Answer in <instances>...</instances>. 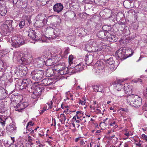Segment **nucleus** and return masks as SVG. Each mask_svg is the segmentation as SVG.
<instances>
[{
    "instance_id": "obj_1",
    "label": "nucleus",
    "mask_w": 147,
    "mask_h": 147,
    "mask_svg": "<svg viewBox=\"0 0 147 147\" xmlns=\"http://www.w3.org/2000/svg\"><path fill=\"white\" fill-rule=\"evenodd\" d=\"M41 32L37 29L28 32V36L30 39L32 40L39 39L41 42H45L46 41V32L45 28L43 27L40 30Z\"/></svg>"
},
{
    "instance_id": "obj_2",
    "label": "nucleus",
    "mask_w": 147,
    "mask_h": 147,
    "mask_svg": "<svg viewBox=\"0 0 147 147\" xmlns=\"http://www.w3.org/2000/svg\"><path fill=\"white\" fill-rule=\"evenodd\" d=\"M127 102L136 108L138 107L142 103V99L137 95H129L127 97Z\"/></svg>"
},
{
    "instance_id": "obj_3",
    "label": "nucleus",
    "mask_w": 147,
    "mask_h": 147,
    "mask_svg": "<svg viewBox=\"0 0 147 147\" xmlns=\"http://www.w3.org/2000/svg\"><path fill=\"white\" fill-rule=\"evenodd\" d=\"M131 51L130 55H128V54L126 53V50L124 48H121L117 51L115 53V55L117 59H119L122 61L123 60L125 59L127 57L131 56L134 53V51L131 49H130Z\"/></svg>"
},
{
    "instance_id": "obj_4",
    "label": "nucleus",
    "mask_w": 147,
    "mask_h": 147,
    "mask_svg": "<svg viewBox=\"0 0 147 147\" xmlns=\"http://www.w3.org/2000/svg\"><path fill=\"white\" fill-rule=\"evenodd\" d=\"M11 40V45L15 48H18L24 44L25 42L22 37L20 35H17L12 37Z\"/></svg>"
},
{
    "instance_id": "obj_5",
    "label": "nucleus",
    "mask_w": 147,
    "mask_h": 147,
    "mask_svg": "<svg viewBox=\"0 0 147 147\" xmlns=\"http://www.w3.org/2000/svg\"><path fill=\"white\" fill-rule=\"evenodd\" d=\"M32 90V94L31 95V97L33 98H37L41 94V92L44 91L45 88L43 87H40L39 86L33 85L31 87Z\"/></svg>"
},
{
    "instance_id": "obj_6",
    "label": "nucleus",
    "mask_w": 147,
    "mask_h": 147,
    "mask_svg": "<svg viewBox=\"0 0 147 147\" xmlns=\"http://www.w3.org/2000/svg\"><path fill=\"white\" fill-rule=\"evenodd\" d=\"M39 20H37L34 23V26L36 27H41L45 24V15L41 14L38 16Z\"/></svg>"
},
{
    "instance_id": "obj_7",
    "label": "nucleus",
    "mask_w": 147,
    "mask_h": 147,
    "mask_svg": "<svg viewBox=\"0 0 147 147\" xmlns=\"http://www.w3.org/2000/svg\"><path fill=\"white\" fill-rule=\"evenodd\" d=\"M43 74L44 72L42 70H34L32 71L31 74L32 79L35 80L41 79L42 78Z\"/></svg>"
},
{
    "instance_id": "obj_8",
    "label": "nucleus",
    "mask_w": 147,
    "mask_h": 147,
    "mask_svg": "<svg viewBox=\"0 0 147 147\" xmlns=\"http://www.w3.org/2000/svg\"><path fill=\"white\" fill-rule=\"evenodd\" d=\"M106 62L107 65L108 67L106 70H108L109 72H108L110 73L112 71L115 69V61L113 60V57H111L107 60Z\"/></svg>"
},
{
    "instance_id": "obj_9",
    "label": "nucleus",
    "mask_w": 147,
    "mask_h": 147,
    "mask_svg": "<svg viewBox=\"0 0 147 147\" xmlns=\"http://www.w3.org/2000/svg\"><path fill=\"white\" fill-rule=\"evenodd\" d=\"M65 66L64 64L63 63L61 64H57L55 65L54 67V69L57 71H59V73L61 75L66 74L67 71L65 70Z\"/></svg>"
},
{
    "instance_id": "obj_10",
    "label": "nucleus",
    "mask_w": 147,
    "mask_h": 147,
    "mask_svg": "<svg viewBox=\"0 0 147 147\" xmlns=\"http://www.w3.org/2000/svg\"><path fill=\"white\" fill-rule=\"evenodd\" d=\"M28 105V103L25 102L19 103L16 106L15 110L19 112H22L27 107Z\"/></svg>"
},
{
    "instance_id": "obj_11",
    "label": "nucleus",
    "mask_w": 147,
    "mask_h": 147,
    "mask_svg": "<svg viewBox=\"0 0 147 147\" xmlns=\"http://www.w3.org/2000/svg\"><path fill=\"white\" fill-rule=\"evenodd\" d=\"M93 55L90 53L86 54L84 59L86 64L88 65H89L92 62L93 60Z\"/></svg>"
},
{
    "instance_id": "obj_12",
    "label": "nucleus",
    "mask_w": 147,
    "mask_h": 147,
    "mask_svg": "<svg viewBox=\"0 0 147 147\" xmlns=\"http://www.w3.org/2000/svg\"><path fill=\"white\" fill-rule=\"evenodd\" d=\"M63 8V5L61 3L55 4L53 6L54 11L57 13H59L62 11Z\"/></svg>"
},
{
    "instance_id": "obj_13",
    "label": "nucleus",
    "mask_w": 147,
    "mask_h": 147,
    "mask_svg": "<svg viewBox=\"0 0 147 147\" xmlns=\"http://www.w3.org/2000/svg\"><path fill=\"white\" fill-rule=\"evenodd\" d=\"M14 57L17 58V60L20 62L22 63L26 61V59L23 57V55L18 52H15L13 55Z\"/></svg>"
},
{
    "instance_id": "obj_14",
    "label": "nucleus",
    "mask_w": 147,
    "mask_h": 147,
    "mask_svg": "<svg viewBox=\"0 0 147 147\" xmlns=\"http://www.w3.org/2000/svg\"><path fill=\"white\" fill-rule=\"evenodd\" d=\"M30 81L29 79H24L22 81L21 84L20 85L19 88L21 89H23L26 88L28 86Z\"/></svg>"
},
{
    "instance_id": "obj_15",
    "label": "nucleus",
    "mask_w": 147,
    "mask_h": 147,
    "mask_svg": "<svg viewBox=\"0 0 147 147\" xmlns=\"http://www.w3.org/2000/svg\"><path fill=\"white\" fill-rule=\"evenodd\" d=\"M133 0H126L123 2V5L126 8L129 9L134 6Z\"/></svg>"
},
{
    "instance_id": "obj_16",
    "label": "nucleus",
    "mask_w": 147,
    "mask_h": 147,
    "mask_svg": "<svg viewBox=\"0 0 147 147\" xmlns=\"http://www.w3.org/2000/svg\"><path fill=\"white\" fill-rule=\"evenodd\" d=\"M108 33L109 32H105L103 30H100L97 33V36L100 38L107 39Z\"/></svg>"
},
{
    "instance_id": "obj_17",
    "label": "nucleus",
    "mask_w": 147,
    "mask_h": 147,
    "mask_svg": "<svg viewBox=\"0 0 147 147\" xmlns=\"http://www.w3.org/2000/svg\"><path fill=\"white\" fill-rule=\"evenodd\" d=\"M107 39L110 42H113L117 40V37L115 35H111L109 32L107 33Z\"/></svg>"
},
{
    "instance_id": "obj_18",
    "label": "nucleus",
    "mask_w": 147,
    "mask_h": 147,
    "mask_svg": "<svg viewBox=\"0 0 147 147\" xmlns=\"http://www.w3.org/2000/svg\"><path fill=\"white\" fill-rule=\"evenodd\" d=\"M87 30L85 29L79 28H78V36H86L87 34Z\"/></svg>"
},
{
    "instance_id": "obj_19",
    "label": "nucleus",
    "mask_w": 147,
    "mask_h": 147,
    "mask_svg": "<svg viewBox=\"0 0 147 147\" xmlns=\"http://www.w3.org/2000/svg\"><path fill=\"white\" fill-rule=\"evenodd\" d=\"M93 89L94 91L96 92H99L101 93L104 92L103 90V87L100 85H97L93 86Z\"/></svg>"
},
{
    "instance_id": "obj_20",
    "label": "nucleus",
    "mask_w": 147,
    "mask_h": 147,
    "mask_svg": "<svg viewBox=\"0 0 147 147\" xmlns=\"http://www.w3.org/2000/svg\"><path fill=\"white\" fill-rule=\"evenodd\" d=\"M1 29L3 32L6 34L8 32H9L10 31V28L8 26L4 24V23L1 26Z\"/></svg>"
},
{
    "instance_id": "obj_21",
    "label": "nucleus",
    "mask_w": 147,
    "mask_h": 147,
    "mask_svg": "<svg viewBox=\"0 0 147 147\" xmlns=\"http://www.w3.org/2000/svg\"><path fill=\"white\" fill-rule=\"evenodd\" d=\"M16 125L12 123H10L8 126L7 130L11 133L14 132L16 130Z\"/></svg>"
},
{
    "instance_id": "obj_22",
    "label": "nucleus",
    "mask_w": 147,
    "mask_h": 147,
    "mask_svg": "<svg viewBox=\"0 0 147 147\" xmlns=\"http://www.w3.org/2000/svg\"><path fill=\"white\" fill-rule=\"evenodd\" d=\"M74 68L76 73L80 72L84 69L83 64L82 63H79L75 66Z\"/></svg>"
},
{
    "instance_id": "obj_23",
    "label": "nucleus",
    "mask_w": 147,
    "mask_h": 147,
    "mask_svg": "<svg viewBox=\"0 0 147 147\" xmlns=\"http://www.w3.org/2000/svg\"><path fill=\"white\" fill-rule=\"evenodd\" d=\"M7 118L5 116L0 115V123L3 126L5 125L6 120Z\"/></svg>"
},
{
    "instance_id": "obj_24",
    "label": "nucleus",
    "mask_w": 147,
    "mask_h": 147,
    "mask_svg": "<svg viewBox=\"0 0 147 147\" xmlns=\"http://www.w3.org/2000/svg\"><path fill=\"white\" fill-rule=\"evenodd\" d=\"M54 74L53 69L50 67L47 69V77H49L53 76Z\"/></svg>"
},
{
    "instance_id": "obj_25",
    "label": "nucleus",
    "mask_w": 147,
    "mask_h": 147,
    "mask_svg": "<svg viewBox=\"0 0 147 147\" xmlns=\"http://www.w3.org/2000/svg\"><path fill=\"white\" fill-rule=\"evenodd\" d=\"M115 88L116 90L118 91H120L121 90L123 87L122 84L118 82L117 83H115Z\"/></svg>"
},
{
    "instance_id": "obj_26",
    "label": "nucleus",
    "mask_w": 147,
    "mask_h": 147,
    "mask_svg": "<svg viewBox=\"0 0 147 147\" xmlns=\"http://www.w3.org/2000/svg\"><path fill=\"white\" fill-rule=\"evenodd\" d=\"M94 47H91L90 44H87L86 45L85 47V51H88L89 52H93Z\"/></svg>"
},
{
    "instance_id": "obj_27",
    "label": "nucleus",
    "mask_w": 147,
    "mask_h": 147,
    "mask_svg": "<svg viewBox=\"0 0 147 147\" xmlns=\"http://www.w3.org/2000/svg\"><path fill=\"white\" fill-rule=\"evenodd\" d=\"M7 12L6 7H0V15L2 16H4Z\"/></svg>"
},
{
    "instance_id": "obj_28",
    "label": "nucleus",
    "mask_w": 147,
    "mask_h": 147,
    "mask_svg": "<svg viewBox=\"0 0 147 147\" xmlns=\"http://www.w3.org/2000/svg\"><path fill=\"white\" fill-rule=\"evenodd\" d=\"M140 6L142 9L144 11H147V3L145 2L142 1L140 4Z\"/></svg>"
},
{
    "instance_id": "obj_29",
    "label": "nucleus",
    "mask_w": 147,
    "mask_h": 147,
    "mask_svg": "<svg viewBox=\"0 0 147 147\" xmlns=\"http://www.w3.org/2000/svg\"><path fill=\"white\" fill-rule=\"evenodd\" d=\"M65 69L67 71V72L66 74H71L76 73V72H75V70L74 67L72 69H69L68 67H65Z\"/></svg>"
},
{
    "instance_id": "obj_30",
    "label": "nucleus",
    "mask_w": 147,
    "mask_h": 147,
    "mask_svg": "<svg viewBox=\"0 0 147 147\" xmlns=\"http://www.w3.org/2000/svg\"><path fill=\"white\" fill-rule=\"evenodd\" d=\"M103 50L102 49V47L101 46L99 47H97L95 49H94L93 52H97V54L101 53V52H102Z\"/></svg>"
},
{
    "instance_id": "obj_31",
    "label": "nucleus",
    "mask_w": 147,
    "mask_h": 147,
    "mask_svg": "<svg viewBox=\"0 0 147 147\" xmlns=\"http://www.w3.org/2000/svg\"><path fill=\"white\" fill-rule=\"evenodd\" d=\"M47 85H50L51 84H53L54 83H53L54 79L49 77H47Z\"/></svg>"
},
{
    "instance_id": "obj_32",
    "label": "nucleus",
    "mask_w": 147,
    "mask_h": 147,
    "mask_svg": "<svg viewBox=\"0 0 147 147\" xmlns=\"http://www.w3.org/2000/svg\"><path fill=\"white\" fill-rule=\"evenodd\" d=\"M53 60L50 59L49 57L48 59L47 60V66H50L53 64L54 63L53 62Z\"/></svg>"
},
{
    "instance_id": "obj_33",
    "label": "nucleus",
    "mask_w": 147,
    "mask_h": 147,
    "mask_svg": "<svg viewBox=\"0 0 147 147\" xmlns=\"http://www.w3.org/2000/svg\"><path fill=\"white\" fill-rule=\"evenodd\" d=\"M88 121V117H84L80 119V124L81 125H84V123L86 121Z\"/></svg>"
},
{
    "instance_id": "obj_34",
    "label": "nucleus",
    "mask_w": 147,
    "mask_h": 147,
    "mask_svg": "<svg viewBox=\"0 0 147 147\" xmlns=\"http://www.w3.org/2000/svg\"><path fill=\"white\" fill-rule=\"evenodd\" d=\"M36 61H35L36 63L37 64L38 63V67H40L42 66L43 64H44V63H45V64H46V63L45 62H44L40 60L39 59H37L36 60Z\"/></svg>"
},
{
    "instance_id": "obj_35",
    "label": "nucleus",
    "mask_w": 147,
    "mask_h": 147,
    "mask_svg": "<svg viewBox=\"0 0 147 147\" xmlns=\"http://www.w3.org/2000/svg\"><path fill=\"white\" fill-rule=\"evenodd\" d=\"M13 22L12 20H6L4 24L6 25H7L10 29L11 27L12 23Z\"/></svg>"
},
{
    "instance_id": "obj_36",
    "label": "nucleus",
    "mask_w": 147,
    "mask_h": 147,
    "mask_svg": "<svg viewBox=\"0 0 147 147\" xmlns=\"http://www.w3.org/2000/svg\"><path fill=\"white\" fill-rule=\"evenodd\" d=\"M58 35L57 34L55 35V34L54 35H53L52 36H51V37H48L47 36V42H51V39L52 40H53V39L57 37L58 36Z\"/></svg>"
},
{
    "instance_id": "obj_37",
    "label": "nucleus",
    "mask_w": 147,
    "mask_h": 147,
    "mask_svg": "<svg viewBox=\"0 0 147 147\" xmlns=\"http://www.w3.org/2000/svg\"><path fill=\"white\" fill-rule=\"evenodd\" d=\"M102 29L103 31L105 32H108L111 29L110 27L106 25H105L102 27Z\"/></svg>"
},
{
    "instance_id": "obj_38",
    "label": "nucleus",
    "mask_w": 147,
    "mask_h": 147,
    "mask_svg": "<svg viewBox=\"0 0 147 147\" xmlns=\"http://www.w3.org/2000/svg\"><path fill=\"white\" fill-rule=\"evenodd\" d=\"M25 20H22L20 21L19 24V26L20 28H22L24 27L25 25Z\"/></svg>"
},
{
    "instance_id": "obj_39",
    "label": "nucleus",
    "mask_w": 147,
    "mask_h": 147,
    "mask_svg": "<svg viewBox=\"0 0 147 147\" xmlns=\"http://www.w3.org/2000/svg\"><path fill=\"white\" fill-rule=\"evenodd\" d=\"M6 1L5 0H0V7H6Z\"/></svg>"
},
{
    "instance_id": "obj_40",
    "label": "nucleus",
    "mask_w": 147,
    "mask_h": 147,
    "mask_svg": "<svg viewBox=\"0 0 147 147\" xmlns=\"http://www.w3.org/2000/svg\"><path fill=\"white\" fill-rule=\"evenodd\" d=\"M5 105L4 104H2L1 106H0V113L3 114L5 112Z\"/></svg>"
},
{
    "instance_id": "obj_41",
    "label": "nucleus",
    "mask_w": 147,
    "mask_h": 147,
    "mask_svg": "<svg viewBox=\"0 0 147 147\" xmlns=\"http://www.w3.org/2000/svg\"><path fill=\"white\" fill-rule=\"evenodd\" d=\"M60 117L61 118V119H60L61 122L63 121L64 122L66 119V116L63 113H62L61 114Z\"/></svg>"
},
{
    "instance_id": "obj_42",
    "label": "nucleus",
    "mask_w": 147,
    "mask_h": 147,
    "mask_svg": "<svg viewBox=\"0 0 147 147\" xmlns=\"http://www.w3.org/2000/svg\"><path fill=\"white\" fill-rule=\"evenodd\" d=\"M53 17H55L56 18H57V19L59 20V22H61V19L60 17L58 16H53V15L50 16H48L47 18V19H48L49 18H50L51 19Z\"/></svg>"
},
{
    "instance_id": "obj_43",
    "label": "nucleus",
    "mask_w": 147,
    "mask_h": 147,
    "mask_svg": "<svg viewBox=\"0 0 147 147\" xmlns=\"http://www.w3.org/2000/svg\"><path fill=\"white\" fill-rule=\"evenodd\" d=\"M74 56L72 55H70L69 57V64H71L73 63V60Z\"/></svg>"
},
{
    "instance_id": "obj_44",
    "label": "nucleus",
    "mask_w": 147,
    "mask_h": 147,
    "mask_svg": "<svg viewBox=\"0 0 147 147\" xmlns=\"http://www.w3.org/2000/svg\"><path fill=\"white\" fill-rule=\"evenodd\" d=\"M128 86H125L124 87L123 91L125 93H126L127 94L129 93V91L130 90L129 89Z\"/></svg>"
},
{
    "instance_id": "obj_45",
    "label": "nucleus",
    "mask_w": 147,
    "mask_h": 147,
    "mask_svg": "<svg viewBox=\"0 0 147 147\" xmlns=\"http://www.w3.org/2000/svg\"><path fill=\"white\" fill-rule=\"evenodd\" d=\"M49 106V109H52L53 107V102L52 101H51L50 102H48L47 103Z\"/></svg>"
},
{
    "instance_id": "obj_46",
    "label": "nucleus",
    "mask_w": 147,
    "mask_h": 147,
    "mask_svg": "<svg viewBox=\"0 0 147 147\" xmlns=\"http://www.w3.org/2000/svg\"><path fill=\"white\" fill-rule=\"evenodd\" d=\"M15 147H24V146L22 143L19 142L15 144Z\"/></svg>"
},
{
    "instance_id": "obj_47",
    "label": "nucleus",
    "mask_w": 147,
    "mask_h": 147,
    "mask_svg": "<svg viewBox=\"0 0 147 147\" xmlns=\"http://www.w3.org/2000/svg\"><path fill=\"white\" fill-rule=\"evenodd\" d=\"M47 7H49L50 8V7L52 6V1L49 0L48 2L47 1Z\"/></svg>"
},
{
    "instance_id": "obj_48",
    "label": "nucleus",
    "mask_w": 147,
    "mask_h": 147,
    "mask_svg": "<svg viewBox=\"0 0 147 147\" xmlns=\"http://www.w3.org/2000/svg\"><path fill=\"white\" fill-rule=\"evenodd\" d=\"M69 47H67L65 48V50L64 52V55L65 56L67 55L69 53Z\"/></svg>"
},
{
    "instance_id": "obj_49",
    "label": "nucleus",
    "mask_w": 147,
    "mask_h": 147,
    "mask_svg": "<svg viewBox=\"0 0 147 147\" xmlns=\"http://www.w3.org/2000/svg\"><path fill=\"white\" fill-rule=\"evenodd\" d=\"M34 124V123H32V122L30 121L27 124V126H26V128H28V127H30L31 126H32Z\"/></svg>"
},
{
    "instance_id": "obj_50",
    "label": "nucleus",
    "mask_w": 147,
    "mask_h": 147,
    "mask_svg": "<svg viewBox=\"0 0 147 147\" xmlns=\"http://www.w3.org/2000/svg\"><path fill=\"white\" fill-rule=\"evenodd\" d=\"M3 61L0 60V69H2L3 67Z\"/></svg>"
},
{
    "instance_id": "obj_51",
    "label": "nucleus",
    "mask_w": 147,
    "mask_h": 147,
    "mask_svg": "<svg viewBox=\"0 0 147 147\" xmlns=\"http://www.w3.org/2000/svg\"><path fill=\"white\" fill-rule=\"evenodd\" d=\"M82 111H79L76 112V115H79L80 117L82 115Z\"/></svg>"
},
{
    "instance_id": "obj_52",
    "label": "nucleus",
    "mask_w": 147,
    "mask_h": 147,
    "mask_svg": "<svg viewBox=\"0 0 147 147\" xmlns=\"http://www.w3.org/2000/svg\"><path fill=\"white\" fill-rule=\"evenodd\" d=\"M142 137L143 138L144 140L147 141V136L145 134H143L142 135Z\"/></svg>"
},
{
    "instance_id": "obj_53",
    "label": "nucleus",
    "mask_w": 147,
    "mask_h": 147,
    "mask_svg": "<svg viewBox=\"0 0 147 147\" xmlns=\"http://www.w3.org/2000/svg\"><path fill=\"white\" fill-rule=\"evenodd\" d=\"M16 97V96H15L14 95L12 94L11 95V97L10 98L11 101H14V100H15V98Z\"/></svg>"
},
{
    "instance_id": "obj_54",
    "label": "nucleus",
    "mask_w": 147,
    "mask_h": 147,
    "mask_svg": "<svg viewBox=\"0 0 147 147\" xmlns=\"http://www.w3.org/2000/svg\"><path fill=\"white\" fill-rule=\"evenodd\" d=\"M105 71V70H97V73H103Z\"/></svg>"
},
{
    "instance_id": "obj_55",
    "label": "nucleus",
    "mask_w": 147,
    "mask_h": 147,
    "mask_svg": "<svg viewBox=\"0 0 147 147\" xmlns=\"http://www.w3.org/2000/svg\"><path fill=\"white\" fill-rule=\"evenodd\" d=\"M28 141L29 142H30L32 141V137L30 136H29L28 138Z\"/></svg>"
},
{
    "instance_id": "obj_56",
    "label": "nucleus",
    "mask_w": 147,
    "mask_h": 147,
    "mask_svg": "<svg viewBox=\"0 0 147 147\" xmlns=\"http://www.w3.org/2000/svg\"><path fill=\"white\" fill-rule=\"evenodd\" d=\"M26 131H27L26 133H27L28 132L27 131H28V132H30V131H31V130H32L30 127H28V128L27 129L26 128Z\"/></svg>"
},
{
    "instance_id": "obj_57",
    "label": "nucleus",
    "mask_w": 147,
    "mask_h": 147,
    "mask_svg": "<svg viewBox=\"0 0 147 147\" xmlns=\"http://www.w3.org/2000/svg\"><path fill=\"white\" fill-rule=\"evenodd\" d=\"M135 144L138 147H141V144L139 142L138 143H135Z\"/></svg>"
},
{
    "instance_id": "obj_58",
    "label": "nucleus",
    "mask_w": 147,
    "mask_h": 147,
    "mask_svg": "<svg viewBox=\"0 0 147 147\" xmlns=\"http://www.w3.org/2000/svg\"><path fill=\"white\" fill-rule=\"evenodd\" d=\"M78 103L79 104H81L82 105H84V104H83V100H81L80 99H79Z\"/></svg>"
},
{
    "instance_id": "obj_59",
    "label": "nucleus",
    "mask_w": 147,
    "mask_h": 147,
    "mask_svg": "<svg viewBox=\"0 0 147 147\" xmlns=\"http://www.w3.org/2000/svg\"><path fill=\"white\" fill-rule=\"evenodd\" d=\"M4 91H5V93H3V94H4V95H3L4 97H3L4 98L5 97L7 96V91H6L5 90H4Z\"/></svg>"
},
{
    "instance_id": "obj_60",
    "label": "nucleus",
    "mask_w": 147,
    "mask_h": 147,
    "mask_svg": "<svg viewBox=\"0 0 147 147\" xmlns=\"http://www.w3.org/2000/svg\"><path fill=\"white\" fill-rule=\"evenodd\" d=\"M47 142L48 144L50 145H51V143L52 142V141L51 140L49 141L48 140L47 141Z\"/></svg>"
},
{
    "instance_id": "obj_61",
    "label": "nucleus",
    "mask_w": 147,
    "mask_h": 147,
    "mask_svg": "<svg viewBox=\"0 0 147 147\" xmlns=\"http://www.w3.org/2000/svg\"><path fill=\"white\" fill-rule=\"evenodd\" d=\"M46 110V109L45 107L43 108V110L41 111V112H40V114H41V113H42L44 112V111Z\"/></svg>"
},
{
    "instance_id": "obj_62",
    "label": "nucleus",
    "mask_w": 147,
    "mask_h": 147,
    "mask_svg": "<svg viewBox=\"0 0 147 147\" xmlns=\"http://www.w3.org/2000/svg\"><path fill=\"white\" fill-rule=\"evenodd\" d=\"M85 144L84 143V142L83 140H81V141L80 142V144L81 145H83L84 144Z\"/></svg>"
},
{
    "instance_id": "obj_63",
    "label": "nucleus",
    "mask_w": 147,
    "mask_h": 147,
    "mask_svg": "<svg viewBox=\"0 0 147 147\" xmlns=\"http://www.w3.org/2000/svg\"><path fill=\"white\" fill-rule=\"evenodd\" d=\"M139 81H140V82H142V80L141 79H138L137 80H135L134 82L136 83L138 82Z\"/></svg>"
},
{
    "instance_id": "obj_64",
    "label": "nucleus",
    "mask_w": 147,
    "mask_h": 147,
    "mask_svg": "<svg viewBox=\"0 0 147 147\" xmlns=\"http://www.w3.org/2000/svg\"><path fill=\"white\" fill-rule=\"evenodd\" d=\"M61 107L62 109H64V108H67V106H65L64 107L63 106V104H62L61 105Z\"/></svg>"
}]
</instances>
